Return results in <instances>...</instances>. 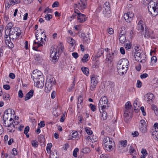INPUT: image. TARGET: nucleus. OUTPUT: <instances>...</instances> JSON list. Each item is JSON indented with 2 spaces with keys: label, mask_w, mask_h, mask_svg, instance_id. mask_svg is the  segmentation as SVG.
Masks as SVG:
<instances>
[{
  "label": "nucleus",
  "mask_w": 158,
  "mask_h": 158,
  "mask_svg": "<svg viewBox=\"0 0 158 158\" xmlns=\"http://www.w3.org/2000/svg\"><path fill=\"white\" fill-rule=\"evenodd\" d=\"M148 9L152 16H156L158 14V3L153 1L150 2L148 5Z\"/></svg>",
  "instance_id": "f03ea898"
},
{
  "label": "nucleus",
  "mask_w": 158,
  "mask_h": 158,
  "mask_svg": "<svg viewBox=\"0 0 158 158\" xmlns=\"http://www.w3.org/2000/svg\"><path fill=\"white\" fill-rule=\"evenodd\" d=\"M20 2V0H11L10 1V2L7 4V5H6V7L9 8L11 6H13L15 4H18Z\"/></svg>",
  "instance_id": "393cba45"
},
{
  "label": "nucleus",
  "mask_w": 158,
  "mask_h": 158,
  "mask_svg": "<svg viewBox=\"0 0 158 158\" xmlns=\"http://www.w3.org/2000/svg\"><path fill=\"white\" fill-rule=\"evenodd\" d=\"M119 34V41L121 44H123L126 40V30L124 27L121 28Z\"/></svg>",
  "instance_id": "9d476101"
},
{
  "label": "nucleus",
  "mask_w": 158,
  "mask_h": 158,
  "mask_svg": "<svg viewBox=\"0 0 158 158\" xmlns=\"http://www.w3.org/2000/svg\"><path fill=\"white\" fill-rule=\"evenodd\" d=\"M52 17V15L50 14H47L45 15V18L46 20L49 21Z\"/></svg>",
  "instance_id": "09e8293b"
},
{
  "label": "nucleus",
  "mask_w": 158,
  "mask_h": 158,
  "mask_svg": "<svg viewBox=\"0 0 158 158\" xmlns=\"http://www.w3.org/2000/svg\"><path fill=\"white\" fill-rule=\"evenodd\" d=\"M80 36L83 38V42L85 44H88L89 41V38L88 35H85L84 33H81L80 35Z\"/></svg>",
  "instance_id": "4be33fe9"
},
{
  "label": "nucleus",
  "mask_w": 158,
  "mask_h": 158,
  "mask_svg": "<svg viewBox=\"0 0 158 158\" xmlns=\"http://www.w3.org/2000/svg\"><path fill=\"white\" fill-rule=\"evenodd\" d=\"M59 2H55L52 5V7L53 8L57 7L58 6Z\"/></svg>",
  "instance_id": "338daca9"
},
{
  "label": "nucleus",
  "mask_w": 158,
  "mask_h": 158,
  "mask_svg": "<svg viewBox=\"0 0 158 158\" xmlns=\"http://www.w3.org/2000/svg\"><path fill=\"white\" fill-rule=\"evenodd\" d=\"M144 28H146L144 22L142 20H139L137 24V30L139 33L142 34L143 32Z\"/></svg>",
  "instance_id": "4468645a"
},
{
  "label": "nucleus",
  "mask_w": 158,
  "mask_h": 158,
  "mask_svg": "<svg viewBox=\"0 0 158 158\" xmlns=\"http://www.w3.org/2000/svg\"><path fill=\"white\" fill-rule=\"evenodd\" d=\"M121 145L123 147H126L127 144V140H125L124 141H119Z\"/></svg>",
  "instance_id": "79ce46f5"
},
{
  "label": "nucleus",
  "mask_w": 158,
  "mask_h": 158,
  "mask_svg": "<svg viewBox=\"0 0 158 158\" xmlns=\"http://www.w3.org/2000/svg\"><path fill=\"white\" fill-rule=\"evenodd\" d=\"M15 113L14 111L11 109H8L6 110L3 116V119H13Z\"/></svg>",
  "instance_id": "0eeeda50"
},
{
  "label": "nucleus",
  "mask_w": 158,
  "mask_h": 158,
  "mask_svg": "<svg viewBox=\"0 0 158 158\" xmlns=\"http://www.w3.org/2000/svg\"><path fill=\"white\" fill-rule=\"evenodd\" d=\"M97 85L91 83V85L90 86V89L91 91H94V90L96 86Z\"/></svg>",
  "instance_id": "de8ad7c7"
},
{
  "label": "nucleus",
  "mask_w": 158,
  "mask_h": 158,
  "mask_svg": "<svg viewBox=\"0 0 158 158\" xmlns=\"http://www.w3.org/2000/svg\"><path fill=\"white\" fill-rule=\"evenodd\" d=\"M89 59V55L88 54H85L84 55L81 60L83 62H85L88 61Z\"/></svg>",
  "instance_id": "f704fd0d"
},
{
  "label": "nucleus",
  "mask_w": 158,
  "mask_h": 158,
  "mask_svg": "<svg viewBox=\"0 0 158 158\" xmlns=\"http://www.w3.org/2000/svg\"><path fill=\"white\" fill-rule=\"evenodd\" d=\"M65 112L61 116V117L60 119V121L63 122L64 121L65 119Z\"/></svg>",
  "instance_id": "5fc2aeb1"
},
{
  "label": "nucleus",
  "mask_w": 158,
  "mask_h": 158,
  "mask_svg": "<svg viewBox=\"0 0 158 158\" xmlns=\"http://www.w3.org/2000/svg\"><path fill=\"white\" fill-rule=\"evenodd\" d=\"M107 102V98L106 97L103 96L102 97L98 103L99 109H100L102 110L107 109L109 106Z\"/></svg>",
  "instance_id": "423d86ee"
},
{
  "label": "nucleus",
  "mask_w": 158,
  "mask_h": 158,
  "mask_svg": "<svg viewBox=\"0 0 158 158\" xmlns=\"http://www.w3.org/2000/svg\"><path fill=\"white\" fill-rule=\"evenodd\" d=\"M35 36L36 39L34 41L33 43L34 47H33V49L34 50H37V49L38 48L43 46V39L41 37L40 38V40H39L40 38H39L38 34H36Z\"/></svg>",
  "instance_id": "6e6552de"
},
{
  "label": "nucleus",
  "mask_w": 158,
  "mask_h": 158,
  "mask_svg": "<svg viewBox=\"0 0 158 158\" xmlns=\"http://www.w3.org/2000/svg\"><path fill=\"white\" fill-rule=\"evenodd\" d=\"M134 14L130 12L125 13L124 15V18L127 22L130 23L132 20Z\"/></svg>",
  "instance_id": "dca6fc26"
},
{
  "label": "nucleus",
  "mask_w": 158,
  "mask_h": 158,
  "mask_svg": "<svg viewBox=\"0 0 158 158\" xmlns=\"http://www.w3.org/2000/svg\"><path fill=\"white\" fill-rule=\"evenodd\" d=\"M54 80L53 78H51L49 80H48L46 83L47 84H51L52 86H53V82Z\"/></svg>",
  "instance_id": "603ef678"
},
{
  "label": "nucleus",
  "mask_w": 158,
  "mask_h": 158,
  "mask_svg": "<svg viewBox=\"0 0 158 158\" xmlns=\"http://www.w3.org/2000/svg\"><path fill=\"white\" fill-rule=\"evenodd\" d=\"M89 106L93 111H94L96 110V106L95 105H93L92 104H90Z\"/></svg>",
  "instance_id": "864d4df0"
},
{
  "label": "nucleus",
  "mask_w": 158,
  "mask_h": 158,
  "mask_svg": "<svg viewBox=\"0 0 158 158\" xmlns=\"http://www.w3.org/2000/svg\"><path fill=\"white\" fill-rule=\"evenodd\" d=\"M79 151V149L78 148H76L73 152V156L75 157H77V152Z\"/></svg>",
  "instance_id": "ea45409f"
},
{
  "label": "nucleus",
  "mask_w": 158,
  "mask_h": 158,
  "mask_svg": "<svg viewBox=\"0 0 158 158\" xmlns=\"http://www.w3.org/2000/svg\"><path fill=\"white\" fill-rule=\"evenodd\" d=\"M125 48L126 50H128L130 49L131 47V45L129 44H124Z\"/></svg>",
  "instance_id": "49530a36"
},
{
  "label": "nucleus",
  "mask_w": 158,
  "mask_h": 158,
  "mask_svg": "<svg viewBox=\"0 0 158 158\" xmlns=\"http://www.w3.org/2000/svg\"><path fill=\"white\" fill-rule=\"evenodd\" d=\"M154 98L153 94L149 93L146 94L144 96V99L149 104H151L152 102V100Z\"/></svg>",
  "instance_id": "2eb2a0df"
},
{
  "label": "nucleus",
  "mask_w": 158,
  "mask_h": 158,
  "mask_svg": "<svg viewBox=\"0 0 158 158\" xmlns=\"http://www.w3.org/2000/svg\"><path fill=\"white\" fill-rule=\"evenodd\" d=\"M90 149L88 148H85L82 149V152L84 154H87L90 152Z\"/></svg>",
  "instance_id": "4c0bfd02"
},
{
  "label": "nucleus",
  "mask_w": 158,
  "mask_h": 158,
  "mask_svg": "<svg viewBox=\"0 0 158 158\" xmlns=\"http://www.w3.org/2000/svg\"><path fill=\"white\" fill-rule=\"evenodd\" d=\"M97 138L95 136L93 135V136L91 137V140L92 142H94L97 141Z\"/></svg>",
  "instance_id": "bf43d9fd"
},
{
  "label": "nucleus",
  "mask_w": 158,
  "mask_h": 158,
  "mask_svg": "<svg viewBox=\"0 0 158 158\" xmlns=\"http://www.w3.org/2000/svg\"><path fill=\"white\" fill-rule=\"evenodd\" d=\"M19 97V98H22L23 97V93L22 91L21 90H20L19 91L18 93Z\"/></svg>",
  "instance_id": "680f3d73"
},
{
  "label": "nucleus",
  "mask_w": 158,
  "mask_h": 158,
  "mask_svg": "<svg viewBox=\"0 0 158 158\" xmlns=\"http://www.w3.org/2000/svg\"><path fill=\"white\" fill-rule=\"evenodd\" d=\"M131 106V103L130 102H127L125 104V108L128 110L130 108Z\"/></svg>",
  "instance_id": "58836bf2"
},
{
  "label": "nucleus",
  "mask_w": 158,
  "mask_h": 158,
  "mask_svg": "<svg viewBox=\"0 0 158 158\" xmlns=\"http://www.w3.org/2000/svg\"><path fill=\"white\" fill-rule=\"evenodd\" d=\"M3 126L6 127L9 132H13L15 131V127L14 124V119H3Z\"/></svg>",
  "instance_id": "20e7f679"
},
{
  "label": "nucleus",
  "mask_w": 158,
  "mask_h": 158,
  "mask_svg": "<svg viewBox=\"0 0 158 158\" xmlns=\"http://www.w3.org/2000/svg\"><path fill=\"white\" fill-rule=\"evenodd\" d=\"M124 68L126 67L128 69V66L129 64V62L128 60L127 59H122L120 60L118 63Z\"/></svg>",
  "instance_id": "f3484780"
},
{
  "label": "nucleus",
  "mask_w": 158,
  "mask_h": 158,
  "mask_svg": "<svg viewBox=\"0 0 158 158\" xmlns=\"http://www.w3.org/2000/svg\"><path fill=\"white\" fill-rule=\"evenodd\" d=\"M77 18L78 21L81 23L84 22L86 20V15L81 13L78 15Z\"/></svg>",
  "instance_id": "412c9836"
},
{
  "label": "nucleus",
  "mask_w": 158,
  "mask_h": 158,
  "mask_svg": "<svg viewBox=\"0 0 158 158\" xmlns=\"http://www.w3.org/2000/svg\"><path fill=\"white\" fill-rule=\"evenodd\" d=\"M81 69L83 73L86 75H87L89 74V69L85 67H82Z\"/></svg>",
  "instance_id": "c9c22d12"
},
{
  "label": "nucleus",
  "mask_w": 158,
  "mask_h": 158,
  "mask_svg": "<svg viewBox=\"0 0 158 158\" xmlns=\"http://www.w3.org/2000/svg\"><path fill=\"white\" fill-rule=\"evenodd\" d=\"M31 144L33 146L37 147L38 144V143L36 140H32L31 142Z\"/></svg>",
  "instance_id": "8fccbe9b"
},
{
  "label": "nucleus",
  "mask_w": 158,
  "mask_h": 158,
  "mask_svg": "<svg viewBox=\"0 0 158 158\" xmlns=\"http://www.w3.org/2000/svg\"><path fill=\"white\" fill-rule=\"evenodd\" d=\"M142 85V83L139 80H137L136 86L138 88H140Z\"/></svg>",
  "instance_id": "6e6d98bb"
},
{
  "label": "nucleus",
  "mask_w": 158,
  "mask_h": 158,
  "mask_svg": "<svg viewBox=\"0 0 158 158\" xmlns=\"http://www.w3.org/2000/svg\"><path fill=\"white\" fill-rule=\"evenodd\" d=\"M3 98L5 100H8L9 98V95L8 94H6L3 95Z\"/></svg>",
  "instance_id": "a18cd8bd"
},
{
  "label": "nucleus",
  "mask_w": 158,
  "mask_h": 158,
  "mask_svg": "<svg viewBox=\"0 0 158 158\" xmlns=\"http://www.w3.org/2000/svg\"><path fill=\"white\" fill-rule=\"evenodd\" d=\"M117 69L118 73L119 74L123 75L125 74L128 70V68L126 67L124 68L119 64L118 63L117 65Z\"/></svg>",
  "instance_id": "ddd939ff"
},
{
  "label": "nucleus",
  "mask_w": 158,
  "mask_h": 158,
  "mask_svg": "<svg viewBox=\"0 0 158 158\" xmlns=\"http://www.w3.org/2000/svg\"><path fill=\"white\" fill-rule=\"evenodd\" d=\"M153 138L156 140H158V131H155L152 133Z\"/></svg>",
  "instance_id": "72a5a7b5"
},
{
  "label": "nucleus",
  "mask_w": 158,
  "mask_h": 158,
  "mask_svg": "<svg viewBox=\"0 0 158 158\" xmlns=\"http://www.w3.org/2000/svg\"><path fill=\"white\" fill-rule=\"evenodd\" d=\"M108 33L110 35H112L114 33V30L113 29L111 28H109L108 30Z\"/></svg>",
  "instance_id": "774afa93"
},
{
  "label": "nucleus",
  "mask_w": 158,
  "mask_h": 158,
  "mask_svg": "<svg viewBox=\"0 0 158 158\" xmlns=\"http://www.w3.org/2000/svg\"><path fill=\"white\" fill-rule=\"evenodd\" d=\"M5 43L7 45L9 48H12L14 47V45L13 43L11 42V38L8 36H5Z\"/></svg>",
  "instance_id": "5701e85b"
},
{
  "label": "nucleus",
  "mask_w": 158,
  "mask_h": 158,
  "mask_svg": "<svg viewBox=\"0 0 158 158\" xmlns=\"http://www.w3.org/2000/svg\"><path fill=\"white\" fill-rule=\"evenodd\" d=\"M8 34H5V36H8L12 40L16 39L21 34V31L18 30V27H14L9 31Z\"/></svg>",
  "instance_id": "7ed1b4c3"
},
{
  "label": "nucleus",
  "mask_w": 158,
  "mask_h": 158,
  "mask_svg": "<svg viewBox=\"0 0 158 158\" xmlns=\"http://www.w3.org/2000/svg\"><path fill=\"white\" fill-rule=\"evenodd\" d=\"M141 152L142 153L143 155H144V156H147V152L146 150L144 149H142L141 151Z\"/></svg>",
  "instance_id": "4d7b16f0"
},
{
  "label": "nucleus",
  "mask_w": 158,
  "mask_h": 158,
  "mask_svg": "<svg viewBox=\"0 0 158 158\" xmlns=\"http://www.w3.org/2000/svg\"><path fill=\"white\" fill-rule=\"evenodd\" d=\"M38 141L40 143H44L45 141L44 136L43 135H40L38 137Z\"/></svg>",
  "instance_id": "e433bc0d"
},
{
  "label": "nucleus",
  "mask_w": 158,
  "mask_h": 158,
  "mask_svg": "<svg viewBox=\"0 0 158 158\" xmlns=\"http://www.w3.org/2000/svg\"><path fill=\"white\" fill-rule=\"evenodd\" d=\"M44 79L43 77L38 78V79L36 81L37 82L35 86L38 88H43L44 86Z\"/></svg>",
  "instance_id": "aec40b11"
},
{
  "label": "nucleus",
  "mask_w": 158,
  "mask_h": 158,
  "mask_svg": "<svg viewBox=\"0 0 158 158\" xmlns=\"http://www.w3.org/2000/svg\"><path fill=\"white\" fill-rule=\"evenodd\" d=\"M75 7L78 8L79 10H83L87 7V0H80L78 3L75 5Z\"/></svg>",
  "instance_id": "f8f14e48"
},
{
  "label": "nucleus",
  "mask_w": 158,
  "mask_h": 158,
  "mask_svg": "<svg viewBox=\"0 0 158 158\" xmlns=\"http://www.w3.org/2000/svg\"><path fill=\"white\" fill-rule=\"evenodd\" d=\"M132 116L131 113H130L127 110L125 111L124 114V119L126 122L127 123L130 120Z\"/></svg>",
  "instance_id": "a211bd4d"
},
{
  "label": "nucleus",
  "mask_w": 158,
  "mask_h": 158,
  "mask_svg": "<svg viewBox=\"0 0 158 158\" xmlns=\"http://www.w3.org/2000/svg\"><path fill=\"white\" fill-rule=\"evenodd\" d=\"M67 41L68 43L71 45L72 47L74 46L75 44V40L71 38H68Z\"/></svg>",
  "instance_id": "2f4dec72"
},
{
  "label": "nucleus",
  "mask_w": 158,
  "mask_h": 158,
  "mask_svg": "<svg viewBox=\"0 0 158 158\" xmlns=\"http://www.w3.org/2000/svg\"><path fill=\"white\" fill-rule=\"evenodd\" d=\"M78 133L77 131H74L72 134V139H75L77 136Z\"/></svg>",
  "instance_id": "a19ab883"
},
{
  "label": "nucleus",
  "mask_w": 158,
  "mask_h": 158,
  "mask_svg": "<svg viewBox=\"0 0 158 158\" xmlns=\"http://www.w3.org/2000/svg\"><path fill=\"white\" fill-rule=\"evenodd\" d=\"M98 82L97 77L95 75H93L91 78V83L97 85Z\"/></svg>",
  "instance_id": "c756f323"
},
{
  "label": "nucleus",
  "mask_w": 158,
  "mask_h": 158,
  "mask_svg": "<svg viewBox=\"0 0 158 158\" xmlns=\"http://www.w3.org/2000/svg\"><path fill=\"white\" fill-rule=\"evenodd\" d=\"M132 135L134 137L138 136L139 135L138 132L137 131H135L134 132L132 133Z\"/></svg>",
  "instance_id": "69168bd1"
},
{
  "label": "nucleus",
  "mask_w": 158,
  "mask_h": 158,
  "mask_svg": "<svg viewBox=\"0 0 158 158\" xmlns=\"http://www.w3.org/2000/svg\"><path fill=\"white\" fill-rule=\"evenodd\" d=\"M103 7L105 8L106 12H108L109 14L110 12V5L109 2H105L103 4Z\"/></svg>",
  "instance_id": "cd10ccee"
},
{
  "label": "nucleus",
  "mask_w": 158,
  "mask_h": 158,
  "mask_svg": "<svg viewBox=\"0 0 158 158\" xmlns=\"http://www.w3.org/2000/svg\"><path fill=\"white\" fill-rule=\"evenodd\" d=\"M34 90L31 89L26 95L24 98L25 101H27L30 99L33 95Z\"/></svg>",
  "instance_id": "bb28decb"
},
{
  "label": "nucleus",
  "mask_w": 158,
  "mask_h": 158,
  "mask_svg": "<svg viewBox=\"0 0 158 158\" xmlns=\"http://www.w3.org/2000/svg\"><path fill=\"white\" fill-rule=\"evenodd\" d=\"M114 142L112 138L108 136L104 137L103 139L102 145L104 148L108 152L113 149Z\"/></svg>",
  "instance_id": "f257e3e1"
},
{
  "label": "nucleus",
  "mask_w": 158,
  "mask_h": 158,
  "mask_svg": "<svg viewBox=\"0 0 158 158\" xmlns=\"http://www.w3.org/2000/svg\"><path fill=\"white\" fill-rule=\"evenodd\" d=\"M86 132L89 135H91L93 133L92 131L90 130V129L88 127H86L85 128Z\"/></svg>",
  "instance_id": "37998d69"
},
{
  "label": "nucleus",
  "mask_w": 158,
  "mask_h": 158,
  "mask_svg": "<svg viewBox=\"0 0 158 158\" xmlns=\"http://www.w3.org/2000/svg\"><path fill=\"white\" fill-rule=\"evenodd\" d=\"M41 77H43V75L40 71H39L38 70L36 69L33 71L31 74V78H33L35 82L38 78H41Z\"/></svg>",
  "instance_id": "1a4fd4ad"
},
{
  "label": "nucleus",
  "mask_w": 158,
  "mask_h": 158,
  "mask_svg": "<svg viewBox=\"0 0 158 158\" xmlns=\"http://www.w3.org/2000/svg\"><path fill=\"white\" fill-rule=\"evenodd\" d=\"M3 88L6 90H9L10 89V86L8 85H3Z\"/></svg>",
  "instance_id": "e2e57ef3"
},
{
  "label": "nucleus",
  "mask_w": 158,
  "mask_h": 158,
  "mask_svg": "<svg viewBox=\"0 0 158 158\" xmlns=\"http://www.w3.org/2000/svg\"><path fill=\"white\" fill-rule=\"evenodd\" d=\"M35 58L36 60L37 61H39L41 60V58L39 55H36Z\"/></svg>",
  "instance_id": "13d9d810"
},
{
  "label": "nucleus",
  "mask_w": 158,
  "mask_h": 158,
  "mask_svg": "<svg viewBox=\"0 0 158 158\" xmlns=\"http://www.w3.org/2000/svg\"><path fill=\"white\" fill-rule=\"evenodd\" d=\"M140 122L139 129L142 132H145L146 131L147 127L146 122L144 120L142 119L140 121Z\"/></svg>",
  "instance_id": "6ab92c4d"
},
{
  "label": "nucleus",
  "mask_w": 158,
  "mask_h": 158,
  "mask_svg": "<svg viewBox=\"0 0 158 158\" xmlns=\"http://www.w3.org/2000/svg\"><path fill=\"white\" fill-rule=\"evenodd\" d=\"M50 57L52 58V61L54 62H56L57 60L58 57L57 49L52 47L50 50Z\"/></svg>",
  "instance_id": "9b49d317"
},
{
  "label": "nucleus",
  "mask_w": 158,
  "mask_h": 158,
  "mask_svg": "<svg viewBox=\"0 0 158 158\" xmlns=\"http://www.w3.org/2000/svg\"><path fill=\"white\" fill-rule=\"evenodd\" d=\"M120 51L122 55H124L125 54V51L124 48L123 47H121L120 48Z\"/></svg>",
  "instance_id": "0e129e2a"
},
{
  "label": "nucleus",
  "mask_w": 158,
  "mask_h": 158,
  "mask_svg": "<svg viewBox=\"0 0 158 158\" xmlns=\"http://www.w3.org/2000/svg\"><path fill=\"white\" fill-rule=\"evenodd\" d=\"M145 34L144 35L145 37L148 38L151 37L152 35L153 34V31H152L151 30H149L146 28H145Z\"/></svg>",
  "instance_id": "b1692460"
},
{
  "label": "nucleus",
  "mask_w": 158,
  "mask_h": 158,
  "mask_svg": "<svg viewBox=\"0 0 158 158\" xmlns=\"http://www.w3.org/2000/svg\"><path fill=\"white\" fill-rule=\"evenodd\" d=\"M29 130V127L28 126L26 127L25 128L24 133L25 134H27Z\"/></svg>",
  "instance_id": "052dcab7"
},
{
  "label": "nucleus",
  "mask_w": 158,
  "mask_h": 158,
  "mask_svg": "<svg viewBox=\"0 0 158 158\" xmlns=\"http://www.w3.org/2000/svg\"><path fill=\"white\" fill-rule=\"evenodd\" d=\"M133 55L137 61L140 62H145L144 55L142 53L141 54V50L136 49Z\"/></svg>",
  "instance_id": "39448f33"
},
{
  "label": "nucleus",
  "mask_w": 158,
  "mask_h": 158,
  "mask_svg": "<svg viewBox=\"0 0 158 158\" xmlns=\"http://www.w3.org/2000/svg\"><path fill=\"white\" fill-rule=\"evenodd\" d=\"M13 25L12 23H9L6 25L5 27V33L6 34H8V33L10 32L9 31L11 29L13 28Z\"/></svg>",
  "instance_id": "a878e982"
},
{
  "label": "nucleus",
  "mask_w": 158,
  "mask_h": 158,
  "mask_svg": "<svg viewBox=\"0 0 158 158\" xmlns=\"http://www.w3.org/2000/svg\"><path fill=\"white\" fill-rule=\"evenodd\" d=\"M52 146V144L51 143H48L47 144V148H46V150L48 152H50L51 150V148Z\"/></svg>",
  "instance_id": "c03bdc74"
},
{
  "label": "nucleus",
  "mask_w": 158,
  "mask_h": 158,
  "mask_svg": "<svg viewBox=\"0 0 158 158\" xmlns=\"http://www.w3.org/2000/svg\"><path fill=\"white\" fill-rule=\"evenodd\" d=\"M52 89V85L46 83L45 85V91L46 93H48Z\"/></svg>",
  "instance_id": "7c9ffc66"
},
{
  "label": "nucleus",
  "mask_w": 158,
  "mask_h": 158,
  "mask_svg": "<svg viewBox=\"0 0 158 158\" xmlns=\"http://www.w3.org/2000/svg\"><path fill=\"white\" fill-rule=\"evenodd\" d=\"M83 99L82 97L81 96H79L78 98V104H81L83 102Z\"/></svg>",
  "instance_id": "3c124183"
},
{
  "label": "nucleus",
  "mask_w": 158,
  "mask_h": 158,
  "mask_svg": "<svg viewBox=\"0 0 158 158\" xmlns=\"http://www.w3.org/2000/svg\"><path fill=\"white\" fill-rule=\"evenodd\" d=\"M129 152L130 154L132 156H134L135 154L136 153V151L133 147L131 146H130V148L129 149Z\"/></svg>",
  "instance_id": "473e14b6"
},
{
  "label": "nucleus",
  "mask_w": 158,
  "mask_h": 158,
  "mask_svg": "<svg viewBox=\"0 0 158 158\" xmlns=\"http://www.w3.org/2000/svg\"><path fill=\"white\" fill-rule=\"evenodd\" d=\"M99 110L101 113H102V117L103 120H106L107 118V113L105 111V110H101L100 109Z\"/></svg>",
  "instance_id": "c85d7f7f"
}]
</instances>
